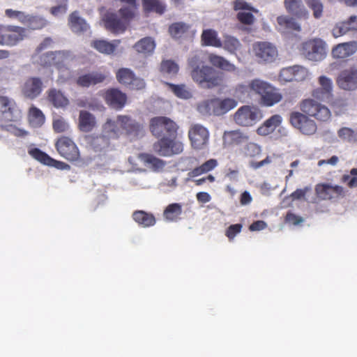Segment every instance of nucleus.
Returning a JSON list of instances; mask_svg holds the SVG:
<instances>
[{
    "label": "nucleus",
    "mask_w": 357,
    "mask_h": 357,
    "mask_svg": "<svg viewBox=\"0 0 357 357\" xmlns=\"http://www.w3.org/2000/svg\"><path fill=\"white\" fill-rule=\"evenodd\" d=\"M134 18L132 16H126L120 9L118 13L108 10L102 15L101 20L107 31L117 34L123 33Z\"/></svg>",
    "instance_id": "7ed1b4c3"
},
{
    "label": "nucleus",
    "mask_w": 357,
    "mask_h": 357,
    "mask_svg": "<svg viewBox=\"0 0 357 357\" xmlns=\"http://www.w3.org/2000/svg\"><path fill=\"white\" fill-rule=\"evenodd\" d=\"M107 77V75L105 73L93 71L79 76L76 80V84L81 87L88 88L90 86L102 83Z\"/></svg>",
    "instance_id": "aec40b11"
},
{
    "label": "nucleus",
    "mask_w": 357,
    "mask_h": 357,
    "mask_svg": "<svg viewBox=\"0 0 357 357\" xmlns=\"http://www.w3.org/2000/svg\"><path fill=\"white\" fill-rule=\"evenodd\" d=\"M289 122L303 135H312L317 130L315 121L302 112H292L289 115Z\"/></svg>",
    "instance_id": "9d476101"
},
{
    "label": "nucleus",
    "mask_w": 357,
    "mask_h": 357,
    "mask_svg": "<svg viewBox=\"0 0 357 357\" xmlns=\"http://www.w3.org/2000/svg\"><path fill=\"white\" fill-rule=\"evenodd\" d=\"M192 26L183 22H174L169 26L168 31L174 39L186 38L191 32Z\"/></svg>",
    "instance_id": "a878e982"
},
{
    "label": "nucleus",
    "mask_w": 357,
    "mask_h": 357,
    "mask_svg": "<svg viewBox=\"0 0 357 357\" xmlns=\"http://www.w3.org/2000/svg\"><path fill=\"white\" fill-rule=\"evenodd\" d=\"M338 86L345 91L357 89V68L351 67L342 70L337 78Z\"/></svg>",
    "instance_id": "f3484780"
},
{
    "label": "nucleus",
    "mask_w": 357,
    "mask_h": 357,
    "mask_svg": "<svg viewBox=\"0 0 357 357\" xmlns=\"http://www.w3.org/2000/svg\"><path fill=\"white\" fill-rule=\"evenodd\" d=\"M357 51V43L351 41L342 43L335 46L332 50V55L335 59H346Z\"/></svg>",
    "instance_id": "5701e85b"
},
{
    "label": "nucleus",
    "mask_w": 357,
    "mask_h": 357,
    "mask_svg": "<svg viewBox=\"0 0 357 357\" xmlns=\"http://www.w3.org/2000/svg\"><path fill=\"white\" fill-rule=\"evenodd\" d=\"M218 165L216 159H209L204 162L202 165L197 167L188 172V176L191 178L199 176L202 174H206L214 169Z\"/></svg>",
    "instance_id": "58836bf2"
},
{
    "label": "nucleus",
    "mask_w": 357,
    "mask_h": 357,
    "mask_svg": "<svg viewBox=\"0 0 357 357\" xmlns=\"http://www.w3.org/2000/svg\"><path fill=\"white\" fill-rule=\"evenodd\" d=\"M182 213V205L178 203L169 204L163 212V216L165 220L169 222H176L181 219Z\"/></svg>",
    "instance_id": "ea45409f"
},
{
    "label": "nucleus",
    "mask_w": 357,
    "mask_h": 357,
    "mask_svg": "<svg viewBox=\"0 0 357 357\" xmlns=\"http://www.w3.org/2000/svg\"><path fill=\"white\" fill-rule=\"evenodd\" d=\"M52 127L55 132L61 133L66 132L68 129V124L63 118L60 117L54 119Z\"/></svg>",
    "instance_id": "052dcab7"
},
{
    "label": "nucleus",
    "mask_w": 357,
    "mask_h": 357,
    "mask_svg": "<svg viewBox=\"0 0 357 357\" xmlns=\"http://www.w3.org/2000/svg\"><path fill=\"white\" fill-rule=\"evenodd\" d=\"M222 42V47L227 52L234 54L238 50L241 46L239 40L234 36L225 35Z\"/></svg>",
    "instance_id": "09e8293b"
},
{
    "label": "nucleus",
    "mask_w": 357,
    "mask_h": 357,
    "mask_svg": "<svg viewBox=\"0 0 357 357\" xmlns=\"http://www.w3.org/2000/svg\"><path fill=\"white\" fill-rule=\"evenodd\" d=\"M250 91H251L250 84L248 85L238 84L234 89V95L238 99H241L242 98H244L245 96L248 95Z\"/></svg>",
    "instance_id": "69168bd1"
},
{
    "label": "nucleus",
    "mask_w": 357,
    "mask_h": 357,
    "mask_svg": "<svg viewBox=\"0 0 357 357\" xmlns=\"http://www.w3.org/2000/svg\"><path fill=\"white\" fill-rule=\"evenodd\" d=\"M155 47V41L151 37L143 38L134 45V48L138 53H141L144 55L151 54Z\"/></svg>",
    "instance_id": "a19ab883"
},
{
    "label": "nucleus",
    "mask_w": 357,
    "mask_h": 357,
    "mask_svg": "<svg viewBox=\"0 0 357 357\" xmlns=\"http://www.w3.org/2000/svg\"><path fill=\"white\" fill-rule=\"evenodd\" d=\"M234 10H255L254 8L248 2L244 0H235L234 1Z\"/></svg>",
    "instance_id": "774afa93"
},
{
    "label": "nucleus",
    "mask_w": 357,
    "mask_h": 357,
    "mask_svg": "<svg viewBox=\"0 0 357 357\" xmlns=\"http://www.w3.org/2000/svg\"><path fill=\"white\" fill-rule=\"evenodd\" d=\"M215 98L204 100L197 105V110L204 116L215 115Z\"/></svg>",
    "instance_id": "de8ad7c7"
},
{
    "label": "nucleus",
    "mask_w": 357,
    "mask_h": 357,
    "mask_svg": "<svg viewBox=\"0 0 357 357\" xmlns=\"http://www.w3.org/2000/svg\"><path fill=\"white\" fill-rule=\"evenodd\" d=\"M315 194L321 200H337L345 196L344 188L338 185L321 183L315 185Z\"/></svg>",
    "instance_id": "4468645a"
},
{
    "label": "nucleus",
    "mask_w": 357,
    "mask_h": 357,
    "mask_svg": "<svg viewBox=\"0 0 357 357\" xmlns=\"http://www.w3.org/2000/svg\"><path fill=\"white\" fill-rule=\"evenodd\" d=\"M102 96L107 105L116 110L122 109L127 103V95L119 89H108L104 91Z\"/></svg>",
    "instance_id": "dca6fc26"
},
{
    "label": "nucleus",
    "mask_w": 357,
    "mask_h": 357,
    "mask_svg": "<svg viewBox=\"0 0 357 357\" xmlns=\"http://www.w3.org/2000/svg\"><path fill=\"white\" fill-rule=\"evenodd\" d=\"M236 18L241 23L246 25H251L255 22V17L251 13L239 12Z\"/></svg>",
    "instance_id": "0e129e2a"
},
{
    "label": "nucleus",
    "mask_w": 357,
    "mask_h": 357,
    "mask_svg": "<svg viewBox=\"0 0 357 357\" xmlns=\"http://www.w3.org/2000/svg\"><path fill=\"white\" fill-rule=\"evenodd\" d=\"M242 151L245 157L253 158L260 153L261 148L255 143L249 142L243 146Z\"/></svg>",
    "instance_id": "6e6d98bb"
},
{
    "label": "nucleus",
    "mask_w": 357,
    "mask_h": 357,
    "mask_svg": "<svg viewBox=\"0 0 357 357\" xmlns=\"http://www.w3.org/2000/svg\"><path fill=\"white\" fill-rule=\"evenodd\" d=\"M307 6L312 10L313 17L320 19L323 16L324 4L321 0H305Z\"/></svg>",
    "instance_id": "603ef678"
},
{
    "label": "nucleus",
    "mask_w": 357,
    "mask_h": 357,
    "mask_svg": "<svg viewBox=\"0 0 357 357\" xmlns=\"http://www.w3.org/2000/svg\"><path fill=\"white\" fill-rule=\"evenodd\" d=\"M261 118L260 111L249 105L241 107L234 115V121L241 126H252Z\"/></svg>",
    "instance_id": "9b49d317"
},
{
    "label": "nucleus",
    "mask_w": 357,
    "mask_h": 357,
    "mask_svg": "<svg viewBox=\"0 0 357 357\" xmlns=\"http://www.w3.org/2000/svg\"><path fill=\"white\" fill-rule=\"evenodd\" d=\"M139 158L146 166L149 167L153 171H158L163 169L165 166V162L152 154L149 153H139L137 155Z\"/></svg>",
    "instance_id": "473e14b6"
},
{
    "label": "nucleus",
    "mask_w": 357,
    "mask_h": 357,
    "mask_svg": "<svg viewBox=\"0 0 357 357\" xmlns=\"http://www.w3.org/2000/svg\"><path fill=\"white\" fill-rule=\"evenodd\" d=\"M47 99L56 108L65 107L69 104L68 99L61 91L56 89H49Z\"/></svg>",
    "instance_id": "2f4dec72"
},
{
    "label": "nucleus",
    "mask_w": 357,
    "mask_h": 357,
    "mask_svg": "<svg viewBox=\"0 0 357 357\" xmlns=\"http://www.w3.org/2000/svg\"><path fill=\"white\" fill-rule=\"evenodd\" d=\"M299 107L302 112L319 122H327L331 117L328 107L313 98L303 100Z\"/></svg>",
    "instance_id": "39448f33"
},
{
    "label": "nucleus",
    "mask_w": 357,
    "mask_h": 357,
    "mask_svg": "<svg viewBox=\"0 0 357 357\" xmlns=\"http://www.w3.org/2000/svg\"><path fill=\"white\" fill-rule=\"evenodd\" d=\"M177 137H162L153 144V150L160 156L169 157L183 151V144Z\"/></svg>",
    "instance_id": "0eeeda50"
},
{
    "label": "nucleus",
    "mask_w": 357,
    "mask_h": 357,
    "mask_svg": "<svg viewBox=\"0 0 357 357\" xmlns=\"http://www.w3.org/2000/svg\"><path fill=\"white\" fill-rule=\"evenodd\" d=\"M24 22L22 24L26 26L27 30H41L46 27L49 22L43 16L26 14Z\"/></svg>",
    "instance_id": "c756f323"
},
{
    "label": "nucleus",
    "mask_w": 357,
    "mask_h": 357,
    "mask_svg": "<svg viewBox=\"0 0 357 357\" xmlns=\"http://www.w3.org/2000/svg\"><path fill=\"white\" fill-rule=\"evenodd\" d=\"M55 147L61 156L69 161H77L79 151L75 143L69 137L62 136L55 143Z\"/></svg>",
    "instance_id": "f8f14e48"
},
{
    "label": "nucleus",
    "mask_w": 357,
    "mask_h": 357,
    "mask_svg": "<svg viewBox=\"0 0 357 357\" xmlns=\"http://www.w3.org/2000/svg\"><path fill=\"white\" fill-rule=\"evenodd\" d=\"M5 15L10 19H17L20 22L23 24L26 14L22 11L15 10L10 8L5 10Z\"/></svg>",
    "instance_id": "680f3d73"
},
{
    "label": "nucleus",
    "mask_w": 357,
    "mask_h": 357,
    "mask_svg": "<svg viewBox=\"0 0 357 357\" xmlns=\"http://www.w3.org/2000/svg\"><path fill=\"white\" fill-rule=\"evenodd\" d=\"M215 116H220L226 114L237 105V102L232 98L219 99L215 98Z\"/></svg>",
    "instance_id": "f704fd0d"
},
{
    "label": "nucleus",
    "mask_w": 357,
    "mask_h": 357,
    "mask_svg": "<svg viewBox=\"0 0 357 357\" xmlns=\"http://www.w3.org/2000/svg\"><path fill=\"white\" fill-rule=\"evenodd\" d=\"M319 83L321 86L313 90L312 96L319 100L329 98L332 92V81L326 76H320Z\"/></svg>",
    "instance_id": "b1692460"
},
{
    "label": "nucleus",
    "mask_w": 357,
    "mask_h": 357,
    "mask_svg": "<svg viewBox=\"0 0 357 357\" xmlns=\"http://www.w3.org/2000/svg\"><path fill=\"white\" fill-rule=\"evenodd\" d=\"M133 220L143 227H149L155 224V216L144 211H136L132 214Z\"/></svg>",
    "instance_id": "e433bc0d"
},
{
    "label": "nucleus",
    "mask_w": 357,
    "mask_h": 357,
    "mask_svg": "<svg viewBox=\"0 0 357 357\" xmlns=\"http://www.w3.org/2000/svg\"><path fill=\"white\" fill-rule=\"evenodd\" d=\"M277 22L280 29L284 31H301L299 24L292 17L280 15L277 17Z\"/></svg>",
    "instance_id": "4c0bfd02"
},
{
    "label": "nucleus",
    "mask_w": 357,
    "mask_h": 357,
    "mask_svg": "<svg viewBox=\"0 0 357 357\" xmlns=\"http://www.w3.org/2000/svg\"><path fill=\"white\" fill-rule=\"evenodd\" d=\"M302 54L309 60L321 61L326 56L325 43L321 39H312L303 43Z\"/></svg>",
    "instance_id": "ddd939ff"
},
{
    "label": "nucleus",
    "mask_w": 357,
    "mask_h": 357,
    "mask_svg": "<svg viewBox=\"0 0 357 357\" xmlns=\"http://www.w3.org/2000/svg\"><path fill=\"white\" fill-rule=\"evenodd\" d=\"M208 60L213 66L222 70L234 72L236 70V67L234 64L230 63L222 56L212 53L208 55Z\"/></svg>",
    "instance_id": "7c9ffc66"
},
{
    "label": "nucleus",
    "mask_w": 357,
    "mask_h": 357,
    "mask_svg": "<svg viewBox=\"0 0 357 357\" xmlns=\"http://www.w3.org/2000/svg\"><path fill=\"white\" fill-rule=\"evenodd\" d=\"M104 130L109 137L116 138L119 136V128L116 122L111 119H108L104 125Z\"/></svg>",
    "instance_id": "4d7b16f0"
},
{
    "label": "nucleus",
    "mask_w": 357,
    "mask_h": 357,
    "mask_svg": "<svg viewBox=\"0 0 357 357\" xmlns=\"http://www.w3.org/2000/svg\"><path fill=\"white\" fill-rule=\"evenodd\" d=\"M252 52L260 62H272L278 56L276 47L266 41H259L253 43Z\"/></svg>",
    "instance_id": "2eb2a0df"
},
{
    "label": "nucleus",
    "mask_w": 357,
    "mask_h": 357,
    "mask_svg": "<svg viewBox=\"0 0 357 357\" xmlns=\"http://www.w3.org/2000/svg\"><path fill=\"white\" fill-rule=\"evenodd\" d=\"M337 135L342 141L354 142L356 141L355 132L349 128L343 127L337 131Z\"/></svg>",
    "instance_id": "5fc2aeb1"
},
{
    "label": "nucleus",
    "mask_w": 357,
    "mask_h": 357,
    "mask_svg": "<svg viewBox=\"0 0 357 357\" xmlns=\"http://www.w3.org/2000/svg\"><path fill=\"white\" fill-rule=\"evenodd\" d=\"M27 29L20 26L0 24V45L13 47L27 38Z\"/></svg>",
    "instance_id": "423d86ee"
},
{
    "label": "nucleus",
    "mask_w": 357,
    "mask_h": 357,
    "mask_svg": "<svg viewBox=\"0 0 357 357\" xmlns=\"http://www.w3.org/2000/svg\"><path fill=\"white\" fill-rule=\"evenodd\" d=\"M281 123V116L279 114H274L266 120L264 123L257 128V132L259 135L266 136L272 133Z\"/></svg>",
    "instance_id": "bb28decb"
},
{
    "label": "nucleus",
    "mask_w": 357,
    "mask_h": 357,
    "mask_svg": "<svg viewBox=\"0 0 357 357\" xmlns=\"http://www.w3.org/2000/svg\"><path fill=\"white\" fill-rule=\"evenodd\" d=\"M188 137L193 149L203 150L208 145L210 132L203 125L193 123L189 128Z\"/></svg>",
    "instance_id": "6e6552de"
},
{
    "label": "nucleus",
    "mask_w": 357,
    "mask_h": 357,
    "mask_svg": "<svg viewBox=\"0 0 357 357\" xmlns=\"http://www.w3.org/2000/svg\"><path fill=\"white\" fill-rule=\"evenodd\" d=\"M349 31H357L356 15H351L347 20L337 23L332 29V34L338 38Z\"/></svg>",
    "instance_id": "412c9836"
},
{
    "label": "nucleus",
    "mask_w": 357,
    "mask_h": 357,
    "mask_svg": "<svg viewBox=\"0 0 357 357\" xmlns=\"http://www.w3.org/2000/svg\"><path fill=\"white\" fill-rule=\"evenodd\" d=\"M293 81L301 82L307 77V70L301 66H294Z\"/></svg>",
    "instance_id": "bf43d9fd"
},
{
    "label": "nucleus",
    "mask_w": 357,
    "mask_h": 357,
    "mask_svg": "<svg viewBox=\"0 0 357 357\" xmlns=\"http://www.w3.org/2000/svg\"><path fill=\"white\" fill-rule=\"evenodd\" d=\"M21 118V111L15 100L6 96H0V128L11 131L14 123Z\"/></svg>",
    "instance_id": "f03ea898"
},
{
    "label": "nucleus",
    "mask_w": 357,
    "mask_h": 357,
    "mask_svg": "<svg viewBox=\"0 0 357 357\" xmlns=\"http://www.w3.org/2000/svg\"><path fill=\"white\" fill-rule=\"evenodd\" d=\"M68 21L69 28L76 34L83 33L90 29L89 24L80 16L79 12L77 10L73 11L69 15Z\"/></svg>",
    "instance_id": "4be33fe9"
},
{
    "label": "nucleus",
    "mask_w": 357,
    "mask_h": 357,
    "mask_svg": "<svg viewBox=\"0 0 357 357\" xmlns=\"http://www.w3.org/2000/svg\"><path fill=\"white\" fill-rule=\"evenodd\" d=\"M271 84L264 80L255 79L250 82V90L261 97L265 91L270 89Z\"/></svg>",
    "instance_id": "8fccbe9b"
},
{
    "label": "nucleus",
    "mask_w": 357,
    "mask_h": 357,
    "mask_svg": "<svg viewBox=\"0 0 357 357\" xmlns=\"http://www.w3.org/2000/svg\"><path fill=\"white\" fill-rule=\"evenodd\" d=\"M188 66L192 80L202 87L212 89L221 84V78L211 66L204 65L199 52H195L188 59Z\"/></svg>",
    "instance_id": "f257e3e1"
},
{
    "label": "nucleus",
    "mask_w": 357,
    "mask_h": 357,
    "mask_svg": "<svg viewBox=\"0 0 357 357\" xmlns=\"http://www.w3.org/2000/svg\"><path fill=\"white\" fill-rule=\"evenodd\" d=\"M342 181L347 183V185L350 188L357 187V168H352L350 170V175H343L342 177Z\"/></svg>",
    "instance_id": "13d9d810"
},
{
    "label": "nucleus",
    "mask_w": 357,
    "mask_h": 357,
    "mask_svg": "<svg viewBox=\"0 0 357 357\" xmlns=\"http://www.w3.org/2000/svg\"><path fill=\"white\" fill-rule=\"evenodd\" d=\"M120 43V40H114L112 42L105 40H95L91 42V47L102 54H111L114 52Z\"/></svg>",
    "instance_id": "c85d7f7f"
},
{
    "label": "nucleus",
    "mask_w": 357,
    "mask_h": 357,
    "mask_svg": "<svg viewBox=\"0 0 357 357\" xmlns=\"http://www.w3.org/2000/svg\"><path fill=\"white\" fill-rule=\"evenodd\" d=\"M96 126V119L89 112L82 110L79 115V128L83 132H90Z\"/></svg>",
    "instance_id": "c9c22d12"
},
{
    "label": "nucleus",
    "mask_w": 357,
    "mask_h": 357,
    "mask_svg": "<svg viewBox=\"0 0 357 357\" xmlns=\"http://www.w3.org/2000/svg\"><path fill=\"white\" fill-rule=\"evenodd\" d=\"M28 153L32 158L46 165H54L55 163L58 162L38 148L31 149Z\"/></svg>",
    "instance_id": "c03bdc74"
},
{
    "label": "nucleus",
    "mask_w": 357,
    "mask_h": 357,
    "mask_svg": "<svg viewBox=\"0 0 357 357\" xmlns=\"http://www.w3.org/2000/svg\"><path fill=\"white\" fill-rule=\"evenodd\" d=\"M293 66L282 68L280 73L279 78L283 82H293Z\"/></svg>",
    "instance_id": "338daca9"
},
{
    "label": "nucleus",
    "mask_w": 357,
    "mask_h": 357,
    "mask_svg": "<svg viewBox=\"0 0 357 357\" xmlns=\"http://www.w3.org/2000/svg\"><path fill=\"white\" fill-rule=\"evenodd\" d=\"M282 98V94L278 90L270 86V89L266 90L261 97V103L265 106L271 107L281 101Z\"/></svg>",
    "instance_id": "72a5a7b5"
},
{
    "label": "nucleus",
    "mask_w": 357,
    "mask_h": 357,
    "mask_svg": "<svg viewBox=\"0 0 357 357\" xmlns=\"http://www.w3.org/2000/svg\"><path fill=\"white\" fill-rule=\"evenodd\" d=\"M225 137L229 144H240L248 140V136L239 130L226 132H225Z\"/></svg>",
    "instance_id": "49530a36"
},
{
    "label": "nucleus",
    "mask_w": 357,
    "mask_h": 357,
    "mask_svg": "<svg viewBox=\"0 0 357 357\" xmlns=\"http://www.w3.org/2000/svg\"><path fill=\"white\" fill-rule=\"evenodd\" d=\"M243 228L241 224L231 225L225 231V236L229 241H232L234 237L239 234Z\"/></svg>",
    "instance_id": "e2e57ef3"
},
{
    "label": "nucleus",
    "mask_w": 357,
    "mask_h": 357,
    "mask_svg": "<svg viewBox=\"0 0 357 357\" xmlns=\"http://www.w3.org/2000/svg\"><path fill=\"white\" fill-rule=\"evenodd\" d=\"M43 83L40 78L37 77H28L21 87L22 95L30 100L35 99L42 93Z\"/></svg>",
    "instance_id": "a211bd4d"
},
{
    "label": "nucleus",
    "mask_w": 357,
    "mask_h": 357,
    "mask_svg": "<svg viewBox=\"0 0 357 357\" xmlns=\"http://www.w3.org/2000/svg\"><path fill=\"white\" fill-rule=\"evenodd\" d=\"M117 122L120 124L122 129L126 131L129 135L138 137L142 135L144 132L142 124L136 122L130 116L126 115H119L117 116Z\"/></svg>",
    "instance_id": "6ab92c4d"
},
{
    "label": "nucleus",
    "mask_w": 357,
    "mask_h": 357,
    "mask_svg": "<svg viewBox=\"0 0 357 357\" xmlns=\"http://www.w3.org/2000/svg\"><path fill=\"white\" fill-rule=\"evenodd\" d=\"M142 3L145 12L162 15L166 10L165 3L160 0H142Z\"/></svg>",
    "instance_id": "79ce46f5"
},
{
    "label": "nucleus",
    "mask_w": 357,
    "mask_h": 357,
    "mask_svg": "<svg viewBox=\"0 0 357 357\" xmlns=\"http://www.w3.org/2000/svg\"><path fill=\"white\" fill-rule=\"evenodd\" d=\"M201 43L203 46L222 47V42L218 37V32L213 29H204L201 35Z\"/></svg>",
    "instance_id": "cd10ccee"
},
{
    "label": "nucleus",
    "mask_w": 357,
    "mask_h": 357,
    "mask_svg": "<svg viewBox=\"0 0 357 357\" xmlns=\"http://www.w3.org/2000/svg\"><path fill=\"white\" fill-rule=\"evenodd\" d=\"M149 129L156 137H177L178 125L167 116H155L150 120Z\"/></svg>",
    "instance_id": "20e7f679"
},
{
    "label": "nucleus",
    "mask_w": 357,
    "mask_h": 357,
    "mask_svg": "<svg viewBox=\"0 0 357 357\" xmlns=\"http://www.w3.org/2000/svg\"><path fill=\"white\" fill-rule=\"evenodd\" d=\"M45 116L42 111L32 106L29 111V120L30 123L34 127H40L45 122Z\"/></svg>",
    "instance_id": "a18cd8bd"
},
{
    "label": "nucleus",
    "mask_w": 357,
    "mask_h": 357,
    "mask_svg": "<svg viewBox=\"0 0 357 357\" xmlns=\"http://www.w3.org/2000/svg\"><path fill=\"white\" fill-rule=\"evenodd\" d=\"M178 65L172 60H165L160 63V71L169 75H176L178 72Z\"/></svg>",
    "instance_id": "864d4df0"
},
{
    "label": "nucleus",
    "mask_w": 357,
    "mask_h": 357,
    "mask_svg": "<svg viewBox=\"0 0 357 357\" xmlns=\"http://www.w3.org/2000/svg\"><path fill=\"white\" fill-rule=\"evenodd\" d=\"M284 6L288 13L298 18L307 17L308 13L302 0H284Z\"/></svg>",
    "instance_id": "393cba45"
},
{
    "label": "nucleus",
    "mask_w": 357,
    "mask_h": 357,
    "mask_svg": "<svg viewBox=\"0 0 357 357\" xmlns=\"http://www.w3.org/2000/svg\"><path fill=\"white\" fill-rule=\"evenodd\" d=\"M169 89L178 98L181 99H190L192 97V92L185 84H174L167 82Z\"/></svg>",
    "instance_id": "37998d69"
},
{
    "label": "nucleus",
    "mask_w": 357,
    "mask_h": 357,
    "mask_svg": "<svg viewBox=\"0 0 357 357\" xmlns=\"http://www.w3.org/2000/svg\"><path fill=\"white\" fill-rule=\"evenodd\" d=\"M75 59L69 50L49 52L40 57V62L44 66H55L59 70H67L66 65Z\"/></svg>",
    "instance_id": "1a4fd4ad"
},
{
    "label": "nucleus",
    "mask_w": 357,
    "mask_h": 357,
    "mask_svg": "<svg viewBox=\"0 0 357 357\" xmlns=\"http://www.w3.org/2000/svg\"><path fill=\"white\" fill-rule=\"evenodd\" d=\"M135 73L129 68H120L116 73L118 82L124 85H128L133 80Z\"/></svg>",
    "instance_id": "3c124183"
}]
</instances>
